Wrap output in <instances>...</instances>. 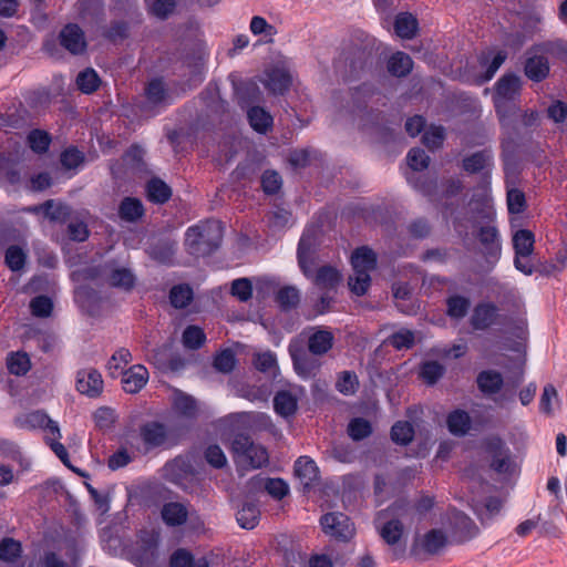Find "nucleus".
Returning <instances> with one entry per match:
<instances>
[{
  "label": "nucleus",
  "mask_w": 567,
  "mask_h": 567,
  "mask_svg": "<svg viewBox=\"0 0 567 567\" xmlns=\"http://www.w3.org/2000/svg\"><path fill=\"white\" fill-rule=\"evenodd\" d=\"M445 367L435 360L422 361L419 365L417 377L426 385L436 384L445 374Z\"/></svg>",
  "instance_id": "obj_36"
},
{
  "label": "nucleus",
  "mask_w": 567,
  "mask_h": 567,
  "mask_svg": "<svg viewBox=\"0 0 567 567\" xmlns=\"http://www.w3.org/2000/svg\"><path fill=\"white\" fill-rule=\"evenodd\" d=\"M414 435V427L409 421H396L390 431L392 442L401 446L409 445L413 441Z\"/></svg>",
  "instance_id": "obj_46"
},
{
  "label": "nucleus",
  "mask_w": 567,
  "mask_h": 567,
  "mask_svg": "<svg viewBox=\"0 0 567 567\" xmlns=\"http://www.w3.org/2000/svg\"><path fill=\"white\" fill-rule=\"evenodd\" d=\"M109 282L114 288L131 291L135 286V276L127 268H116L111 271Z\"/></svg>",
  "instance_id": "obj_56"
},
{
  "label": "nucleus",
  "mask_w": 567,
  "mask_h": 567,
  "mask_svg": "<svg viewBox=\"0 0 567 567\" xmlns=\"http://www.w3.org/2000/svg\"><path fill=\"white\" fill-rule=\"evenodd\" d=\"M138 436L146 453L157 449L168 450L176 444L169 429L158 421H148L142 424Z\"/></svg>",
  "instance_id": "obj_8"
},
{
  "label": "nucleus",
  "mask_w": 567,
  "mask_h": 567,
  "mask_svg": "<svg viewBox=\"0 0 567 567\" xmlns=\"http://www.w3.org/2000/svg\"><path fill=\"white\" fill-rule=\"evenodd\" d=\"M122 388L126 393H138L150 379L148 370L143 364H134L122 374Z\"/></svg>",
  "instance_id": "obj_19"
},
{
  "label": "nucleus",
  "mask_w": 567,
  "mask_h": 567,
  "mask_svg": "<svg viewBox=\"0 0 567 567\" xmlns=\"http://www.w3.org/2000/svg\"><path fill=\"white\" fill-rule=\"evenodd\" d=\"M522 90V81L515 73H506L495 83L494 99L516 100Z\"/></svg>",
  "instance_id": "obj_22"
},
{
  "label": "nucleus",
  "mask_w": 567,
  "mask_h": 567,
  "mask_svg": "<svg viewBox=\"0 0 567 567\" xmlns=\"http://www.w3.org/2000/svg\"><path fill=\"white\" fill-rule=\"evenodd\" d=\"M489 166H493V153L486 148L474 152L462 161V167L468 174H477Z\"/></svg>",
  "instance_id": "obj_31"
},
{
  "label": "nucleus",
  "mask_w": 567,
  "mask_h": 567,
  "mask_svg": "<svg viewBox=\"0 0 567 567\" xmlns=\"http://www.w3.org/2000/svg\"><path fill=\"white\" fill-rule=\"evenodd\" d=\"M380 537L390 547L389 559L398 561L405 557L406 545L402 542L404 535V524L399 518H391L385 522L380 530Z\"/></svg>",
  "instance_id": "obj_9"
},
{
  "label": "nucleus",
  "mask_w": 567,
  "mask_h": 567,
  "mask_svg": "<svg viewBox=\"0 0 567 567\" xmlns=\"http://www.w3.org/2000/svg\"><path fill=\"white\" fill-rule=\"evenodd\" d=\"M76 390L89 398H96L103 391V379L95 369L81 370L76 374Z\"/></svg>",
  "instance_id": "obj_18"
},
{
  "label": "nucleus",
  "mask_w": 567,
  "mask_h": 567,
  "mask_svg": "<svg viewBox=\"0 0 567 567\" xmlns=\"http://www.w3.org/2000/svg\"><path fill=\"white\" fill-rule=\"evenodd\" d=\"M360 383L354 371H341L336 381V390L346 395H353L359 390Z\"/></svg>",
  "instance_id": "obj_54"
},
{
  "label": "nucleus",
  "mask_w": 567,
  "mask_h": 567,
  "mask_svg": "<svg viewBox=\"0 0 567 567\" xmlns=\"http://www.w3.org/2000/svg\"><path fill=\"white\" fill-rule=\"evenodd\" d=\"M161 516L167 526L176 527L186 523L188 511L182 503L169 502L163 505Z\"/></svg>",
  "instance_id": "obj_32"
},
{
  "label": "nucleus",
  "mask_w": 567,
  "mask_h": 567,
  "mask_svg": "<svg viewBox=\"0 0 567 567\" xmlns=\"http://www.w3.org/2000/svg\"><path fill=\"white\" fill-rule=\"evenodd\" d=\"M144 94L152 106L163 105L168 100V90L162 78L150 80L145 85Z\"/></svg>",
  "instance_id": "obj_34"
},
{
  "label": "nucleus",
  "mask_w": 567,
  "mask_h": 567,
  "mask_svg": "<svg viewBox=\"0 0 567 567\" xmlns=\"http://www.w3.org/2000/svg\"><path fill=\"white\" fill-rule=\"evenodd\" d=\"M295 474L305 483L310 485L318 478L319 470L316 462L309 456H300L295 462Z\"/></svg>",
  "instance_id": "obj_41"
},
{
  "label": "nucleus",
  "mask_w": 567,
  "mask_h": 567,
  "mask_svg": "<svg viewBox=\"0 0 567 567\" xmlns=\"http://www.w3.org/2000/svg\"><path fill=\"white\" fill-rule=\"evenodd\" d=\"M103 37L109 42H121L130 37V24L126 21H113L104 31Z\"/></svg>",
  "instance_id": "obj_64"
},
{
  "label": "nucleus",
  "mask_w": 567,
  "mask_h": 567,
  "mask_svg": "<svg viewBox=\"0 0 567 567\" xmlns=\"http://www.w3.org/2000/svg\"><path fill=\"white\" fill-rule=\"evenodd\" d=\"M320 524L327 535L342 542H348L354 535V526L351 519L340 512H331L322 515Z\"/></svg>",
  "instance_id": "obj_12"
},
{
  "label": "nucleus",
  "mask_w": 567,
  "mask_h": 567,
  "mask_svg": "<svg viewBox=\"0 0 567 567\" xmlns=\"http://www.w3.org/2000/svg\"><path fill=\"white\" fill-rule=\"evenodd\" d=\"M75 83L82 93L92 94L100 87L101 79L94 69L87 68L78 74Z\"/></svg>",
  "instance_id": "obj_52"
},
{
  "label": "nucleus",
  "mask_w": 567,
  "mask_h": 567,
  "mask_svg": "<svg viewBox=\"0 0 567 567\" xmlns=\"http://www.w3.org/2000/svg\"><path fill=\"white\" fill-rule=\"evenodd\" d=\"M535 236L528 229H519L513 236L515 255L529 257L534 250Z\"/></svg>",
  "instance_id": "obj_48"
},
{
  "label": "nucleus",
  "mask_w": 567,
  "mask_h": 567,
  "mask_svg": "<svg viewBox=\"0 0 567 567\" xmlns=\"http://www.w3.org/2000/svg\"><path fill=\"white\" fill-rule=\"evenodd\" d=\"M478 390L485 395H493L498 393L503 385V375L495 370H483L476 377Z\"/></svg>",
  "instance_id": "obj_28"
},
{
  "label": "nucleus",
  "mask_w": 567,
  "mask_h": 567,
  "mask_svg": "<svg viewBox=\"0 0 567 567\" xmlns=\"http://www.w3.org/2000/svg\"><path fill=\"white\" fill-rule=\"evenodd\" d=\"M354 275L349 277V288L355 296H364L371 285V276L368 271L353 270Z\"/></svg>",
  "instance_id": "obj_63"
},
{
  "label": "nucleus",
  "mask_w": 567,
  "mask_h": 567,
  "mask_svg": "<svg viewBox=\"0 0 567 567\" xmlns=\"http://www.w3.org/2000/svg\"><path fill=\"white\" fill-rule=\"evenodd\" d=\"M7 369L10 374L17 377L25 375L31 369V360L27 352L16 351L7 355Z\"/></svg>",
  "instance_id": "obj_43"
},
{
  "label": "nucleus",
  "mask_w": 567,
  "mask_h": 567,
  "mask_svg": "<svg viewBox=\"0 0 567 567\" xmlns=\"http://www.w3.org/2000/svg\"><path fill=\"white\" fill-rule=\"evenodd\" d=\"M260 519L259 507L254 503H245L237 512L236 520L241 528L252 529Z\"/></svg>",
  "instance_id": "obj_47"
},
{
  "label": "nucleus",
  "mask_w": 567,
  "mask_h": 567,
  "mask_svg": "<svg viewBox=\"0 0 567 567\" xmlns=\"http://www.w3.org/2000/svg\"><path fill=\"white\" fill-rule=\"evenodd\" d=\"M446 425L451 434L463 436L470 431L472 420L465 410L456 409L447 414Z\"/></svg>",
  "instance_id": "obj_37"
},
{
  "label": "nucleus",
  "mask_w": 567,
  "mask_h": 567,
  "mask_svg": "<svg viewBox=\"0 0 567 567\" xmlns=\"http://www.w3.org/2000/svg\"><path fill=\"white\" fill-rule=\"evenodd\" d=\"M234 94L237 104L241 109H249L252 104L259 101L260 90L252 81H240L234 84Z\"/></svg>",
  "instance_id": "obj_24"
},
{
  "label": "nucleus",
  "mask_w": 567,
  "mask_h": 567,
  "mask_svg": "<svg viewBox=\"0 0 567 567\" xmlns=\"http://www.w3.org/2000/svg\"><path fill=\"white\" fill-rule=\"evenodd\" d=\"M275 301L282 311H290L300 302L299 290L292 286H285L277 291Z\"/></svg>",
  "instance_id": "obj_51"
},
{
  "label": "nucleus",
  "mask_w": 567,
  "mask_h": 567,
  "mask_svg": "<svg viewBox=\"0 0 567 567\" xmlns=\"http://www.w3.org/2000/svg\"><path fill=\"white\" fill-rule=\"evenodd\" d=\"M348 435L354 441L359 442L369 437L372 432V424L364 417H353L348 424Z\"/></svg>",
  "instance_id": "obj_58"
},
{
  "label": "nucleus",
  "mask_w": 567,
  "mask_h": 567,
  "mask_svg": "<svg viewBox=\"0 0 567 567\" xmlns=\"http://www.w3.org/2000/svg\"><path fill=\"white\" fill-rule=\"evenodd\" d=\"M349 70L353 78H360L361 74L371 72L377 64L378 54L373 44L365 42L360 47H354L347 59Z\"/></svg>",
  "instance_id": "obj_11"
},
{
  "label": "nucleus",
  "mask_w": 567,
  "mask_h": 567,
  "mask_svg": "<svg viewBox=\"0 0 567 567\" xmlns=\"http://www.w3.org/2000/svg\"><path fill=\"white\" fill-rule=\"evenodd\" d=\"M265 78V87L275 95H284L292 84V75L284 64H276L267 69Z\"/></svg>",
  "instance_id": "obj_15"
},
{
  "label": "nucleus",
  "mask_w": 567,
  "mask_h": 567,
  "mask_svg": "<svg viewBox=\"0 0 567 567\" xmlns=\"http://www.w3.org/2000/svg\"><path fill=\"white\" fill-rule=\"evenodd\" d=\"M159 532L141 529L128 549L130 560L137 567H159Z\"/></svg>",
  "instance_id": "obj_4"
},
{
  "label": "nucleus",
  "mask_w": 567,
  "mask_h": 567,
  "mask_svg": "<svg viewBox=\"0 0 567 567\" xmlns=\"http://www.w3.org/2000/svg\"><path fill=\"white\" fill-rule=\"evenodd\" d=\"M169 567H209V563L205 557L195 559L189 550L178 548L171 555Z\"/></svg>",
  "instance_id": "obj_42"
},
{
  "label": "nucleus",
  "mask_w": 567,
  "mask_h": 567,
  "mask_svg": "<svg viewBox=\"0 0 567 567\" xmlns=\"http://www.w3.org/2000/svg\"><path fill=\"white\" fill-rule=\"evenodd\" d=\"M175 252L176 244L168 240L159 241L150 249L151 258L164 265H171L173 262Z\"/></svg>",
  "instance_id": "obj_53"
},
{
  "label": "nucleus",
  "mask_w": 567,
  "mask_h": 567,
  "mask_svg": "<svg viewBox=\"0 0 567 567\" xmlns=\"http://www.w3.org/2000/svg\"><path fill=\"white\" fill-rule=\"evenodd\" d=\"M4 262L11 271H20L27 262V252L18 245H11L4 254Z\"/></svg>",
  "instance_id": "obj_60"
},
{
  "label": "nucleus",
  "mask_w": 567,
  "mask_h": 567,
  "mask_svg": "<svg viewBox=\"0 0 567 567\" xmlns=\"http://www.w3.org/2000/svg\"><path fill=\"white\" fill-rule=\"evenodd\" d=\"M350 262L353 270L371 272L377 268L378 256L370 247L360 246L352 251Z\"/></svg>",
  "instance_id": "obj_26"
},
{
  "label": "nucleus",
  "mask_w": 567,
  "mask_h": 567,
  "mask_svg": "<svg viewBox=\"0 0 567 567\" xmlns=\"http://www.w3.org/2000/svg\"><path fill=\"white\" fill-rule=\"evenodd\" d=\"M334 344V336L332 331L323 327L309 328L307 339V348L311 354L323 357Z\"/></svg>",
  "instance_id": "obj_16"
},
{
  "label": "nucleus",
  "mask_w": 567,
  "mask_h": 567,
  "mask_svg": "<svg viewBox=\"0 0 567 567\" xmlns=\"http://www.w3.org/2000/svg\"><path fill=\"white\" fill-rule=\"evenodd\" d=\"M43 214L53 221H64L70 216V208L62 203L49 199L41 205Z\"/></svg>",
  "instance_id": "obj_62"
},
{
  "label": "nucleus",
  "mask_w": 567,
  "mask_h": 567,
  "mask_svg": "<svg viewBox=\"0 0 567 567\" xmlns=\"http://www.w3.org/2000/svg\"><path fill=\"white\" fill-rule=\"evenodd\" d=\"M223 240V229L217 221H200L187 228L185 246L195 257H206L215 252Z\"/></svg>",
  "instance_id": "obj_3"
},
{
  "label": "nucleus",
  "mask_w": 567,
  "mask_h": 567,
  "mask_svg": "<svg viewBox=\"0 0 567 567\" xmlns=\"http://www.w3.org/2000/svg\"><path fill=\"white\" fill-rule=\"evenodd\" d=\"M312 243L305 234L301 236L298 248L297 259L303 276L312 281V284L321 289L334 290L342 281L341 272L331 265H324L316 268V258L311 251Z\"/></svg>",
  "instance_id": "obj_1"
},
{
  "label": "nucleus",
  "mask_w": 567,
  "mask_h": 567,
  "mask_svg": "<svg viewBox=\"0 0 567 567\" xmlns=\"http://www.w3.org/2000/svg\"><path fill=\"white\" fill-rule=\"evenodd\" d=\"M482 224L472 221L473 236L482 246L481 254L485 262L492 268L498 262L502 256V239L497 226L494 223V213L488 207L477 209Z\"/></svg>",
  "instance_id": "obj_2"
},
{
  "label": "nucleus",
  "mask_w": 567,
  "mask_h": 567,
  "mask_svg": "<svg viewBox=\"0 0 567 567\" xmlns=\"http://www.w3.org/2000/svg\"><path fill=\"white\" fill-rule=\"evenodd\" d=\"M0 178L10 185H17L21 181L19 164L11 155L0 154Z\"/></svg>",
  "instance_id": "obj_45"
},
{
  "label": "nucleus",
  "mask_w": 567,
  "mask_h": 567,
  "mask_svg": "<svg viewBox=\"0 0 567 567\" xmlns=\"http://www.w3.org/2000/svg\"><path fill=\"white\" fill-rule=\"evenodd\" d=\"M419 30L417 19L410 12H401L395 17L394 31L401 39H413Z\"/></svg>",
  "instance_id": "obj_38"
},
{
  "label": "nucleus",
  "mask_w": 567,
  "mask_h": 567,
  "mask_svg": "<svg viewBox=\"0 0 567 567\" xmlns=\"http://www.w3.org/2000/svg\"><path fill=\"white\" fill-rule=\"evenodd\" d=\"M231 452L238 466L245 470L260 468L268 464L269 455L266 447L254 443L246 433H237L231 441Z\"/></svg>",
  "instance_id": "obj_5"
},
{
  "label": "nucleus",
  "mask_w": 567,
  "mask_h": 567,
  "mask_svg": "<svg viewBox=\"0 0 567 567\" xmlns=\"http://www.w3.org/2000/svg\"><path fill=\"white\" fill-rule=\"evenodd\" d=\"M118 217L127 223H136L145 215L142 200L137 197H124L117 209Z\"/></svg>",
  "instance_id": "obj_27"
},
{
  "label": "nucleus",
  "mask_w": 567,
  "mask_h": 567,
  "mask_svg": "<svg viewBox=\"0 0 567 567\" xmlns=\"http://www.w3.org/2000/svg\"><path fill=\"white\" fill-rule=\"evenodd\" d=\"M132 361V353L126 348H120L110 358L106 368L111 378L120 377L124 368Z\"/></svg>",
  "instance_id": "obj_49"
},
{
  "label": "nucleus",
  "mask_w": 567,
  "mask_h": 567,
  "mask_svg": "<svg viewBox=\"0 0 567 567\" xmlns=\"http://www.w3.org/2000/svg\"><path fill=\"white\" fill-rule=\"evenodd\" d=\"M530 51L549 55L559 61H567V41L563 39L544 41L536 43L530 48Z\"/></svg>",
  "instance_id": "obj_40"
},
{
  "label": "nucleus",
  "mask_w": 567,
  "mask_h": 567,
  "mask_svg": "<svg viewBox=\"0 0 567 567\" xmlns=\"http://www.w3.org/2000/svg\"><path fill=\"white\" fill-rule=\"evenodd\" d=\"M449 545L446 533L440 528H432L422 536H416L410 548V555L424 560L427 557L439 555Z\"/></svg>",
  "instance_id": "obj_6"
},
{
  "label": "nucleus",
  "mask_w": 567,
  "mask_h": 567,
  "mask_svg": "<svg viewBox=\"0 0 567 567\" xmlns=\"http://www.w3.org/2000/svg\"><path fill=\"white\" fill-rule=\"evenodd\" d=\"M478 527L475 522L466 515H457L454 518L452 533L457 544H463L475 538L478 534Z\"/></svg>",
  "instance_id": "obj_25"
},
{
  "label": "nucleus",
  "mask_w": 567,
  "mask_h": 567,
  "mask_svg": "<svg viewBox=\"0 0 567 567\" xmlns=\"http://www.w3.org/2000/svg\"><path fill=\"white\" fill-rule=\"evenodd\" d=\"M59 42L72 55H81L87 48L84 31L76 23H66L61 29Z\"/></svg>",
  "instance_id": "obj_13"
},
{
  "label": "nucleus",
  "mask_w": 567,
  "mask_h": 567,
  "mask_svg": "<svg viewBox=\"0 0 567 567\" xmlns=\"http://www.w3.org/2000/svg\"><path fill=\"white\" fill-rule=\"evenodd\" d=\"M51 141V135L47 131L40 128H33L27 135L29 147L37 154L47 153Z\"/></svg>",
  "instance_id": "obj_55"
},
{
  "label": "nucleus",
  "mask_w": 567,
  "mask_h": 567,
  "mask_svg": "<svg viewBox=\"0 0 567 567\" xmlns=\"http://www.w3.org/2000/svg\"><path fill=\"white\" fill-rule=\"evenodd\" d=\"M164 477L166 481L181 485L194 474L193 465L184 456H177L164 465Z\"/></svg>",
  "instance_id": "obj_20"
},
{
  "label": "nucleus",
  "mask_w": 567,
  "mask_h": 567,
  "mask_svg": "<svg viewBox=\"0 0 567 567\" xmlns=\"http://www.w3.org/2000/svg\"><path fill=\"white\" fill-rule=\"evenodd\" d=\"M275 412L285 417H291L298 410V399L288 390H279L274 396Z\"/></svg>",
  "instance_id": "obj_29"
},
{
  "label": "nucleus",
  "mask_w": 567,
  "mask_h": 567,
  "mask_svg": "<svg viewBox=\"0 0 567 567\" xmlns=\"http://www.w3.org/2000/svg\"><path fill=\"white\" fill-rule=\"evenodd\" d=\"M145 192L147 200L156 204H166L173 195L172 187L159 177H152L146 182Z\"/></svg>",
  "instance_id": "obj_23"
},
{
  "label": "nucleus",
  "mask_w": 567,
  "mask_h": 567,
  "mask_svg": "<svg viewBox=\"0 0 567 567\" xmlns=\"http://www.w3.org/2000/svg\"><path fill=\"white\" fill-rule=\"evenodd\" d=\"M206 333L203 328L196 324L187 326L182 334V342L186 349L198 350L206 342Z\"/></svg>",
  "instance_id": "obj_50"
},
{
  "label": "nucleus",
  "mask_w": 567,
  "mask_h": 567,
  "mask_svg": "<svg viewBox=\"0 0 567 567\" xmlns=\"http://www.w3.org/2000/svg\"><path fill=\"white\" fill-rule=\"evenodd\" d=\"M173 408L175 412L187 419H195L197 415V403L195 399L183 392H178L175 395Z\"/></svg>",
  "instance_id": "obj_57"
},
{
  "label": "nucleus",
  "mask_w": 567,
  "mask_h": 567,
  "mask_svg": "<svg viewBox=\"0 0 567 567\" xmlns=\"http://www.w3.org/2000/svg\"><path fill=\"white\" fill-rule=\"evenodd\" d=\"M84 161V153L76 146L66 147L60 155V163L65 169H78Z\"/></svg>",
  "instance_id": "obj_61"
},
{
  "label": "nucleus",
  "mask_w": 567,
  "mask_h": 567,
  "mask_svg": "<svg viewBox=\"0 0 567 567\" xmlns=\"http://www.w3.org/2000/svg\"><path fill=\"white\" fill-rule=\"evenodd\" d=\"M288 352L292 361L295 372L303 380L315 378L322 365L319 355L311 354L303 347V344L297 340H291L288 346Z\"/></svg>",
  "instance_id": "obj_7"
},
{
  "label": "nucleus",
  "mask_w": 567,
  "mask_h": 567,
  "mask_svg": "<svg viewBox=\"0 0 567 567\" xmlns=\"http://www.w3.org/2000/svg\"><path fill=\"white\" fill-rule=\"evenodd\" d=\"M527 58L524 62V74L525 76L535 82L539 83L547 79L550 72L549 61L543 53L528 51Z\"/></svg>",
  "instance_id": "obj_17"
},
{
  "label": "nucleus",
  "mask_w": 567,
  "mask_h": 567,
  "mask_svg": "<svg viewBox=\"0 0 567 567\" xmlns=\"http://www.w3.org/2000/svg\"><path fill=\"white\" fill-rule=\"evenodd\" d=\"M484 447L491 456L489 467L497 474H511L513 472V462L511 451L499 436H491L485 440Z\"/></svg>",
  "instance_id": "obj_10"
},
{
  "label": "nucleus",
  "mask_w": 567,
  "mask_h": 567,
  "mask_svg": "<svg viewBox=\"0 0 567 567\" xmlns=\"http://www.w3.org/2000/svg\"><path fill=\"white\" fill-rule=\"evenodd\" d=\"M446 316L452 320H461L466 317L471 309V300L462 295H451L445 300Z\"/></svg>",
  "instance_id": "obj_39"
},
{
  "label": "nucleus",
  "mask_w": 567,
  "mask_h": 567,
  "mask_svg": "<svg viewBox=\"0 0 567 567\" xmlns=\"http://www.w3.org/2000/svg\"><path fill=\"white\" fill-rule=\"evenodd\" d=\"M247 118L252 127L259 134H266L271 131L274 118L271 114L261 106H250L247 110Z\"/></svg>",
  "instance_id": "obj_30"
},
{
  "label": "nucleus",
  "mask_w": 567,
  "mask_h": 567,
  "mask_svg": "<svg viewBox=\"0 0 567 567\" xmlns=\"http://www.w3.org/2000/svg\"><path fill=\"white\" fill-rule=\"evenodd\" d=\"M385 343L398 351L412 349L415 344V336L414 332L409 329H401L390 334Z\"/></svg>",
  "instance_id": "obj_59"
},
{
  "label": "nucleus",
  "mask_w": 567,
  "mask_h": 567,
  "mask_svg": "<svg viewBox=\"0 0 567 567\" xmlns=\"http://www.w3.org/2000/svg\"><path fill=\"white\" fill-rule=\"evenodd\" d=\"M519 115L511 121L512 127H501L502 138L501 148L502 151H516L517 146L525 140L529 138V132L525 131Z\"/></svg>",
  "instance_id": "obj_21"
},
{
  "label": "nucleus",
  "mask_w": 567,
  "mask_h": 567,
  "mask_svg": "<svg viewBox=\"0 0 567 567\" xmlns=\"http://www.w3.org/2000/svg\"><path fill=\"white\" fill-rule=\"evenodd\" d=\"M515 100L494 99V107L501 127H512L511 121L519 115V106Z\"/></svg>",
  "instance_id": "obj_35"
},
{
  "label": "nucleus",
  "mask_w": 567,
  "mask_h": 567,
  "mask_svg": "<svg viewBox=\"0 0 567 567\" xmlns=\"http://www.w3.org/2000/svg\"><path fill=\"white\" fill-rule=\"evenodd\" d=\"M386 69L395 78H405L413 69V60L408 53L396 51L388 59Z\"/></svg>",
  "instance_id": "obj_33"
},
{
  "label": "nucleus",
  "mask_w": 567,
  "mask_h": 567,
  "mask_svg": "<svg viewBox=\"0 0 567 567\" xmlns=\"http://www.w3.org/2000/svg\"><path fill=\"white\" fill-rule=\"evenodd\" d=\"M169 302L175 309H185L194 298L193 288L188 284L174 285L169 290Z\"/></svg>",
  "instance_id": "obj_44"
},
{
  "label": "nucleus",
  "mask_w": 567,
  "mask_h": 567,
  "mask_svg": "<svg viewBox=\"0 0 567 567\" xmlns=\"http://www.w3.org/2000/svg\"><path fill=\"white\" fill-rule=\"evenodd\" d=\"M499 309L492 301L478 302L470 318L471 327L476 331H485L498 323Z\"/></svg>",
  "instance_id": "obj_14"
}]
</instances>
